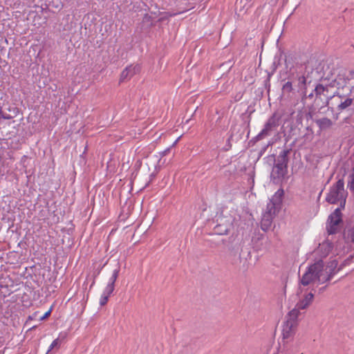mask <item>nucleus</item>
<instances>
[{"label":"nucleus","instance_id":"obj_1","mask_svg":"<svg viewBox=\"0 0 354 354\" xmlns=\"http://www.w3.org/2000/svg\"><path fill=\"white\" fill-rule=\"evenodd\" d=\"M337 266V261L336 260L331 261L330 265L326 268L327 275L323 277L322 272L324 264V261L319 259L307 268V270L300 279V283L306 286L315 280H317L319 283H324L330 281L336 274L335 269Z\"/></svg>","mask_w":354,"mask_h":354},{"label":"nucleus","instance_id":"obj_2","mask_svg":"<svg viewBox=\"0 0 354 354\" xmlns=\"http://www.w3.org/2000/svg\"><path fill=\"white\" fill-rule=\"evenodd\" d=\"M281 93L283 95H288L294 91L293 84L300 90H306V77L304 74L299 72L290 73L286 80H281Z\"/></svg>","mask_w":354,"mask_h":354},{"label":"nucleus","instance_id":"obj_3","mask_svg":"<svg viewBox=\"0 0 354 354\" xmlns=\"http://www.w3.org/2000/svg\"><path fill=\"white\" fill-rule=\"evenodd\" d=\"M344 180L339 179L336 183L333 185L326 194V201L330 204H336L340 202L341 207H344L346 198L344 196Z\"/></svg>","mask_w":354,"mask_h":354},{"label":"nucleus","instance_id":"obj_4","mask_svg":"<svg viewBox=\"0 0 354 354\" xmlns=\"http://www.w3.org/2000/svg\"><path fill=\"white\" fill-rule=\"evenodd\" d=\"M157 19H156L149 12H146L142 16L141 21L138 25V29L140 32L149 35L152 28L157 25Z\"/></svg>","mask_w":354,"mask_h":354},{"label":"nucleus","instance_id":"obj_5","mask_svg":"<svg viewBox=\"0 0 354 354\" xmlns=\"http://www.w3.org/2000/svg\"><path fill=\"white\" fill-rule=\"evenodd\" d=\"M342 221L340 207L336 208L328 218L326 230L328 234H335L337 231L338 225Z\"/></svg>","mask_w":354,"mask_h":354},{"label":"nucleus","instance_id":"obj_6","mask_svg":"<svg viewBox=\"0 0 354 354\" xmlns=\"http://www.w3.org/2000/svg\"><path fill=\"white\" fill-rule=\"evenodd\" d=\"M216 225L214 227V233L218 235H225L230 231L232 225L230 218L222 216H217Z\"/></svg>","mask_w":354,"mask_h":354},{"label":"nucleus","instance_id":"obj_7","mask_svg":"<svg viewBox=\"0 0 354 354\" xmlns=\"http://www.w3.org/2000/svg\"><path fill=\"white\" fill-rule=\"evenodd\" d=\"M280 116L276 113H274L266 121L262 131H264L266 136L275 131L279 125Z\"/></svg>","mask_w":354,"mask_h":354},{"label":"nucleus","instance_id":"obj_8","mask_svg":"<svg viewBox=\"0 0 354 354\" xmlns=\"http://www.w3.org/2000/svg\"><path fill=\"white\" fill-rule=\"evenodd\" d=\"M141 68L142 67L140 64H130L126 66L120 74V82H124L126 80L130 79L133 75L138 74Z\"/></svg>","mask_w":354,"mask_h":354},{"label":"nucleus","instance_id":"obj_9","mask_svg":"<svg viewBox=\"0 0 354 354\" xmlns=\"http://www.w3.org/2000/svg\"><path fill=\"white\" fill-rule=\"evenodd\" d=\"M287 174L288 170H283V169H277L273 167L270 174V180L275 185H281Z\"/></svg>","mask_w":354,"mask_h":354},{"label":"nucleus","instance_id":"obj_10","mask_svg":"<svg viewBox=\"0 0 354 354\" xmlns=\"http://www.w3.org/2000/svg\"><path fill=\"white\" fill-rule=\"evenodd\" d=\"M296 326V324H291L290 322H284L282 326L283 339H286L292 337L295 334Z\"/></svg>","mask_w":354,"mask_h":354},{"label":"nucleus","instance_id":"obj_11","mask_svg":"<svg viewBox=\"0 0 354 354\" xmlns=\"http://www.w3.org/2000/svg\"><path fill=\"white\" fill-rule=\"evenodd\" d=\"M290 151L291 148L284 149L280 151L277 158H275L274 155H272L271 158L275 162L282 163L283 165L285 164L286 165H288L289 162L288 155Z\"/></svg>","mask_w":354,"mask_h":354},{"label":"nucleus","instance_id":"obj_12","mask_svg":"<svg viewBox=\"0 0 354 354\" xmlns=\"http://www.w3.org/2000/svg\"><path fill=\"white\" fill-rule=\"evenodd\" d=\"M350 77L346 71L340 72L335 80V82L338 88H344L350 81Z\"/></svg>","mask_w":354,"mask_h":354},{"label":"nucleus","instance_id":"obj_13","mask_svg":"<svg viewBox=\"0 0 354 354\" xmlns=\"http://www.w3.org/2000/svg\"><path fill=\"white\" fill-rule=\"evenodd\" d=\"M284 195V191L282 188H279L272 196L270 200L271 202L275 203L278 207H281L283 196Z\"/></svg>","mask_w":354,"mask_h":354},{"label":"nucleus","instance_id":"obj_14","mask_svg":"<svg viewBox=\"0 0 354 354\" xmlns=\"http://www.w3.org/2000/svg\"><path fill=\"white\" fill-rule=\"evenodd\" d=\"M299 311V310L296 307H295V308H293L288 313L285 322H290L291 324L297 325Z\"/></svg>","mask_w":354,"mask_h":354},{"label":"nucleus","instance_id":"obj_15","mask_svg":"<svg viewBox=\"0 0 354 354\" xmlns=\"http://www.w3.org/2000/svg\"><path fill=\"white\" fill-rule=\"evenodd\" d=\"M316 123L322 130L328 129L333 125L332 120L326 117L317 120Z\"/></svg>","mask_w":354,"mask_h":354},{"label":"nucleus","instance_id":"obj_16","mask_svg":"<svg viewBox=\"0 0 354 354\" xmlns=\"http://www.w3.org/2000/svg\"><path fill=\"white\" fill-rule=\"evenodd\" d=\"M272 215H270L266 212H265L263 214L262 221H261V228L263 230H266V229L264 227V226L266 227V228L269 227L271 225L272 218Z\"/></svg>","mask_w":354,"mask_h":354},{"label":"nucleus","instance_id":"obj_17","mask_svg":"<svg viewBox=\"0 0 354 354\" xmlns=\"http://www.w3.org/2000/svg\"><path fill=\"white\" fill-rule=\"evenodd\" d=\"M281 54H280L279 55H276L274 57L273 62H272V63L271 64V66H270V71H267L266 73H269L271 75H274V73L276 72L277 69L278 68V67L281 64Z\"/></svg>","mask_w":354,"mask_h":354},{"label":"nucleus","instance_id":"obj_18","mask_svg":"<svg viewBox=\"0 0 354 354\" xmlns=\"http://www.w3.org/2000/svg\"><path fill=\"white\" fill-rule=\"evenodd\" d=\"M181 13L180 12H159L158 15H160L159 16V18L157 19L158 23L163 22L165 20L169 19V18L171 17H174L177 15L178 14Z\"/></svg>","mask_w":354,"mask_h":354},{"label":"nucleus","instance_id":"obj_19","mask_svg":"<svg viewBox=\"0 0 354 354\" xmlns=\"http://www.w3.org/2000/svg\"><path fill=\"white\" fill-rule=\"evenodd\" d=\"M353 102V98H346L344 101H342L337 106V110L340 113L342 111L347 109L348 106H350Z\"/></svg>","mask_w":354,"mask_h":354},{"label":"nucleus","instance_id":"obj_20","mask_svg":"<svg viewBox=\"0 0 354 354\" xmlns=\"http://www.w3.org/2000/svg\"><path fill=\"white\" fill-rule=\"evenodd\" d=\"M313 91L315 92V96L318 97L322 95H325V93L328 91V88L327 86H324L323 84H318Z\"/></svg>","mask_w":354,"mask_h":354},{"label":"nucleus","instance_id":"obj_21","mask_svg":"<svg viewBox=\"0 0 354 354\" xmlns=\"http://www.w3.org/2000/svg\"><path fill=\"white\" fill-rule=\"evenodd\" d=\"M280 207H278V205L270 201V202L267 204L266 210L265 212L274 216Z\"/></svg>","mask_w":354,"mask_h":354},{"label":"nucleus","instance_id":"obj_22","mask_svg":"<svg viewBox=\"0 0 354 354\" xmlns=\"http://www.w3.org/2000/svg\"><path fill=\"white\" fill-rule=\"evenodd\" d=\"M120 270V266H119V263H118V267H117V268H115L113 270L112 274L109 279L108 283L115 286V283L118 277Z\"/></svg>","mask_w":354,"mask_h":354},{"label":"nucleus","instance_id":"obj_23","mask_svg":"<svg viewBox=\"0 0 354 354\" xmlns=\"http://www.w3.org/2000/svg\"><path fill=\"white\" fill-rule=\"evenodd\" d=\"M133 9L135 12H140L142 10H145L146 12L149 11L150 8L148 5H147L144 2H141L139 3H135L133 6Z\"/></svg>","mask_w":354,"mask_h":354},{"label":"nucleus","instance_id":"obj_24","mask_svg":"<svg viewBox=\"0 0 354 354\" xmlns=\"http://www.w3.org/2000/svg\"><path fill=\"white\" fill-rule=\"evenodd\" d=\"M50 5L57 9L61 10L64 8V4L62 0H51Z\"/></svg>","mask_w":354,"mask_h":354},{"label":"nucleus","instance_id":"obj_25","mask_svg":"<svg viewBox=\"0 0 354 354\" xmlns=\"http://www.w3.org/2000/svg\"><path fill=\"white\" fill-rule=\"evenodd\" d=\"M115 289V286L112 284L107 283L106 286L104 288L102 293L104 295H108L110 297V295L113 292Z\"/></svg>","mask_w":354,"mask_h":354},{"label":"nucleus","instance_id":"obj_26","mask_svg":"<svg viewBox=\"0 0 354 354\" xmlns=\"http://www.w3.org/2000/svg\"><path fill=\"white\" fill-rule=\"evenodd\" d=\"M272 75H271L270 73H267V77L263 80V85H264L266 89H267L268 92H269L270 90V86H271L270 79H271Z\"/></svg>","mask_w":354,"mask_h":354},{"label":"nucleus","instance_id":"obj_27","mask_svg":"<svg viewBox=\"0 0 354 354\" xmlns=\"http://www.w3.org/2000/svg\"><path fill=\"white\" fill-rule=\"evenodd\" d=\"M68 332H66V331H61L59 333L58 337L56 339L59 341V342L60 344H62V342H64L66 339V338L68 337Z\"/></svg>","mask_w":354,"mask_h":354},{"label":"nucleus","instance_id":"obj_28","mask_svg":"<svg viewBox=\"0 0 354 354\" xmlns=\"http://www.w3.org/2000/svg\"><path fill=\"white\" fill-rule=\"evenodd\" d=\"M309 306L307 302L304 301L303 299L299 300L295 307L299 310H304L306 309Z\"/></svg>","mask_w":354,"mask_h":354},{"label":"nucleus","instance_id":"obj_29","mask_svg":"<svg viewBox=\"0 0 354 354\" xmlns=\"http://www.w3.org/2000/svg\"><path fill=\"white\" fill-rule=\"evenodd\" d=\"M309 306L307 302L304 301L303 299L299 300L295 307L299 310H304L306 309Z\"/></svg>","mask_w":354,"mask_h":354},{"label":"nucleus","instance_id":"obj_30","mask_svg":"<svg viewBox=\"0 0 354 354\" xmlns=\"http://www.w3.org/2000/svg\"><path fill=\"white\" fill-rule=\"evenodd\" d=\"M267 136L264 131L262 130L256 136H254L251 142H256L260 140H261L263 137Z\"/></svg>","mask_w":354,"mask_h":354},{"label":"nucleus","instance_id":"obj_31","mask_svg":"<svg viewBox=\"0 0 354 354\" xmlns=\"http://www.w3.org/2000/svg\"><path fill=\"white\" fill-rule=\"evenodd\" d=\"M313 298H314V295L310 292L306 294L304 296V298L302 299L304 301L307 302V304H308L310 305L311 304V302L313 301Z\"/></svg>","mask_w":354,"mask_h":354},{"label":"nucleus","instance_id":"obj_32","mask_svg":"<svg viewBox=\"0 0 354 354\" xmlns=\"http://www.w3.org/2000/svg\"><path fill=\"white\" fill-rule=\"evenodd\" d=\"M109 296L102 293L100 298V305L101 306H104L107 303V301L109 300Z\"/></svg>","mask_w":354,"mask_h":354},{"label":"nucleus","instance_id":"obj_33","mask_svg":"<svg viewBox=\"0 0 354 354\" xmlns=\"http://www.w3.org/2000/svg\"><path fill=\"white\" fill-rule=\"evenodd\" d=\"M60 344H61L59 342V341L57 339H54L53 341V342L51 343V344L49 346L48 349L46 354H48L52 349H53L56 346H60Z\"/></svg>","mask_w":354,"mask_h":354},{"label":"nucleus","instance_id":"obj_34","mask_svg":"<svg viewBox=\"0 0 354 354\" xmlns=\"http://www.w3.org/2000/svg\"><path fill=\"white\" fill-rule=\"evenodd\" d=\"M335 96H338L339 98H342L343 97V95H339L337 91L334 93V94L333 95H330V96H327L326 97V106H328L329 104V101L334 97Z\"/></svg>","mask_w":354,"mask_h":354},{"label":"nucleus","instance_id":"obj_35","mask_svg":"<svg viewBox=\"0 0 354 354\" xmlns=\"http://www.w3.org/2000/svg\"><path fill=\"white\" fill-rule=\"evenodd\" d=\"M300 91H301L302 93V100H304V99H306V98H310V99H312L314 96V93L315 92L313 91L311 92L310 94H308V95H306V90H300Z\"/></svg>","mask_w":354,"mask_h":354},{"label":"nucleus","instance_id":"obj_36","mask_svg":"<svg viewBox=\"0 0 354 354\" xmlns=\"http://www.w3.org/2000/svg\"><path fill=\"white\" fill-rule=\"evenodd\" d=\"M52 310H53V306H51L50 308V309L46 311L40 318H39V321H44L46 319H47L51 314V312H52Z\"/></svg>","mask_w":354,"mask_h":354},{"label":"nucleus","instance_id":"obj_37","mask_svg":"<svg viewBox=\"0 0 354 354\" xmlns=\"http://www.w3.org/2000/svg\"><path fill=\"white\" fill-rule=\"evenodd\" d=\"M274 165L273 167H275V168H277V169H283V170H288V165H286L285 164H282V163H277V162H274Z\"/></svg>","mask_w":354,"mask_h":354},{"label":"nucleus","instance_id":"obj_38","mask_svg":"<svg viewBox=\"0 0 354 354\" xmlns=\"http://www.w3.org/2000/svg\"><path fill=\"white\" fill-rule=\"evenodd\" d=\"M351 180L348 184V188L351 191H354V174H351L350 176Z\"/></svg>","mask_w":354,"mask_h":354},{"label":"nucleus","instance_id":"obj_39","mask_svg":"<svg viewBox=\"0 0 354 354\" xmlns=\"http://www.w3.org/2000/svg\"><path fill=\"white\" fill-rule=\"evenodd\" d=\"M106 265V263H104L100 268H99L98 270H97L96 271L94 272V274H93V277L95 278H97V276L100 274L102 269L103 268V267Z\"/></svg>","mask_w":354,"mask_h":354},{"label":"nucleus","instance_id":"obj_40","mask_svg":"<svg viewBox=\"0 0 354 354\" xmlns=\"http://www.w3.org/2000/svg\"><path fill=\"white\" fill-rule=\"evenodd\" d=\"M170 151V147H168L166 149L163 150L162 151H161L160 153V156H166Z\"/></svg>","mask_w":354,"mask_h":354},{"label":"nucleus","instance_id":"obj_41","mask_svg":"<svg viewBox=\"0 0 354 354\" xmlns=\"http://www.w3.org/2000/svg\"><path fill=\"white\" fill-rule=\"evenodd\" d=\"M5 262L4 261V254L1 253L0 254V268L3 266V263Z\"/></svg>","mask_w":354,"mask_h":354},{"label":"nucleus","instance_id":"obj_42","mask_svg":"<svg viewBox=\"0 0 354 354\" xmlns=\"http://www.w3.org/2000/svg\"><path fill=\"white\" fill-rule=\"evenodd\" d=\"M349 235L351 241L354 243V227L351 230Z\"/></svg>","mask_w":354,"mask_h":354},{"label":"nucleus","instance_id":"obj_43","mask_svg":"<svg viewBox=\"0 0 354 354\" xmlns=\"http://www.w3.org/2000/svg\"><path fill=\"white\" fill-rule=\"evenodd\" d=\"M159 12L160 11H158V12L151 11L149 15H152L156 19V17H159L160 15H158Z\"/></svg>","mask_w":354,"mask_h":354},{"label":"nucleus","instance_id":"obj_44","mask_svg":"<svg viewBox=\"0 0 354 354\" xmlns=\"http://www.w3.org/2000/svg\"><path fill=\"white\" fill-rule=\"evenodd\" d=\"M347 75H349L350 80L353 79L354 78V70L349 71V72L347 73Z\"/></svg>","mask_w":354,"mask_h":354},{"label":"nucleus","instance_id":"obj_45","mask_svg":"<svg viewBox=\"0 0 354 354\" xmlns=\"http://www.w3.org/2000/svg\"><path fill=\"white\" fill-rule=\"evenodd\" d=\"M95 279L94 277H93V280H92V282H91V284L90 286V289L92 288V287L95 285Z\"/></svg>","mask_w":354,"mask_h":354},{"label":"nucleus","instance_id":"obj_46","mask_svg":"<svg viewBox=\"0 0 354 354\" xmlns=\"http://www.w3.org/2000/svg\"><path fill=\"white\" fill-rule=\"evenodd\" d=\"M3 343V339L2 337H0V346H1Z\"/></svg>","mask_w":354,"mask_h":354},{"label":"nucleus","instance_id":"obj_47","mask_svg":"<svg viewBox=\"0 0 354 354\" xmlns=\"http://www.w3.org/2000/svg\"><path fill=\"white\" fill-rule=\"evenodd\" d=\"M266 150V147H265L261 151V154H262Z\"/></svg>","mask_w":354,"mask_h":354},{"label":"nucleus","instance_id":"obj_48","mask_svg":"<svg viewBox=\"0 0 354 354\" xmlns=\"http://www.w3.org/2000/svg\"><path fill=\"white\" fill-rule=\"evenodd\" d=\"M178 138L176 141H174L173 145H175L178 142Z\"/></svg>","mask_w":354,"mask_h":354},{"label":"nucleus","instance_id":"obj_49","mask_svg":"<svg viewBox=\"0 0 354 354\" xmlns=\"http://www.w3.org/2000/svg\"><path fill=\"white\" fill-rule=\"evenodd\" d=\"M352 90H354V86L352 87V89L351 90V91Z\"/></svg>","mask_w":354,"mask_h":354},{"label":"nucleus","instance_id":"obj_50","mask_svg":"<svg viewBox=\"0 0 354 354\" xmlns=\"http://www.w3.org/2000/svg\"><path fill=\"white\" fill-rule=\"evenodd\" d=\"M353 173L352 174H354V166H353Z\"/></svg>","mask_w":354,"mask_h":354},{"label":"nucleus","instance_id":"obj_51","mask_svg":"<svg viewBox=\"0 0 354 354\" xmlns=\"http://www.w3.org/2000/svg\"><path fill=\"white\" fill-rule=\"evenodd\" d=\"M273 354H278L277 353H273Z\"/></svg>","mask_w":354,"mask_h":354}]
</instances>
